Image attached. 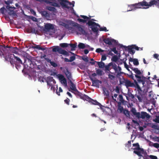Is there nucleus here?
Returning a JSON list of instances; mask_svg holds the SVG:
<instances>
[{
  "mask_svg": "<svg viewBox=\"0 0 159 159\" xmlns=\"http://www.w3.org/2000/svg\"><path fill=\"white\" fill-rule=\"evenodd\" d=\"M18 52L17 47H11L5 45H0V56L3 57L5 60L9 61L11 64L14 66L15 60L13 59L12 53L17 54Z\"/></svg>",
  "mask_w": 159,
  "mask_h": 159,
  "instance_id": "obj_1",
  "label": "nucleus"
},
{
  "mask_svg": "<svg viewBox=\"0 0 159 159\" xmlns=\"http://www.w3.org/2000/svg\"><path fill=\"white\" fill-rule=\"evenodd\" d=\"M129 68L134 71L136 74L135 75V76L137 79V82L139 84L142 83L143 86H144L146 79L149 80L150 77H148V78H146L143 75L140 76L139 75H141L142 74V73L138 68L133 67H132V66H130Z\"/></svg>",
  "mask_w": 159,
  "mask_h": 159,
  "instance_id": "obj_2",
  "label": "nucleus"
},
{
  "mask_svg": "<svg viewBox=\"0 0 159 159\" xmlns=\"http://www.w3.org/2000/svg\"><path fill=\"white\" fill-rule=\"evenodd\" d=\"M87 24L89 26H91L90 28L94 32H98V30L97 28V26L100 28L99 30L100 31H104L105 32L108 31L106 27H100V26L99 25L91 20H89Z\"/></svg>",
  "mask_w": 159,
  "mask_h": 159,
  "instance_id": "obj_3",
  "label": "nucleus"
},
{
  "mask_svg": "<svg viewBox=\"0 0 159 159\" xmlns=\"http://www.w3.org/2000/svg\"><path fill=\"white\" fill-rule=\"evenodd\" d=\"M143 6V9H146L152 6H155L159 8V0H151L148 3L145 0L142 1Z\"/></svg>",
  "mask_w": 159,
  "mask_h": 159,
  "instance_id": "obj_4",
  "label": "nucleus"
},
{
  "mask_svg": "<svg viewBox=\"0 0 159 159\" xmlns=\"http://www.w3.org/2000/svg\"><path fill=\"white\" fill-rule=\"evenodd\" d=\"M133 148L132 149L134 150L133 152L134 153L137 154L139 157H143L142 154H143L144 153V150L143 148H140L138 143L133 144Z\"/></svg>",
  "mask_w": 159,
  "mask_h": 159,
  "instance_id": "obj_5",
  "label": "nucleus"
},
{
  "mask_svg": "<svg viewBox=\"0 0 159 159\" xmlns=\"http://www.w3.org/2000/svg\"><path fill=\"white\" fill-rule=\"evenodd\" d=\"M135 84L137 88V93H136L135 96L137 98L139 102H141L143 100V92L140 87L139 85L137 82L135 81Z\"/></svg>",
  "mask_w": 159,
  "mask_h": 159,
  "instance_id": "obj_6",
  "label": "nucleus"
},
{
  "mask_svg": "<svg viewBox=\"0 0 159 159\" xmlns=\"http://www.w3.org/2000/svg\"><path fill=\"white\" fill-rule=\"evenodd\" d=\"M131 10H129L128 11H130L132 10H135L137 9L143 8V7L142 1L139 2L138 3H135L129 5Z\"/></svg>",
  "mask_w": 159,
  "mask_h": 159,
  "instance_id": "obj_7",
  "label": "nucleus"
},
{
  "mask_svg": "<svg viewBox=\"0 0 159 159\" xmlns=\"http://www.w3.org/2000/svg\"><path fill=\"white\" fill-rule=\"evenodd\" d=\"M52 51L54 52H57L59 53L66 56H69V54L68 52L65 50L62 49L58 46H57L53 48Z\"/></svg>",
  "mask_w": 159,
  "mask_h": 159,
  "instance_id": "obj_8",
  "label": "nucleus"
},
{
  "mask_svg": "<svg viewBox=\"0 0 159 159\" xmlns=\"http://www.w3.org/2000/svg\"><path fill=\"white\" fill-rule=\"evenodd\" d=\"M73 26L77 29L78 30L79 32V34H80L84 35L86 34L85 30L80 25L75 23L73 25Z\"/></svg>",
  "mask_w": 159,
  "mask_h": 159,
  "instance_id": "obj_9",
  "label": "nucleus"
},
{
  "mask_svg": "<svg viewBox=\"0 0 159 159\" xmlns=\"http://www.w3.org/2000/svg\"><path fill=\"white\" fill-rule=\"evenodd\" d=\"M112 68L114 70L115 73H117V76H120L121 74H123L124 73L121 71V68L119 66H117L115 63L112 65Z\"/></svg>",
  "mask_w": 159,
  "mask_h": 159,
  "instance_id": "obj_10",
  "label": "nucleus"
},
{
  "mask_svg": "<svg viewBox=\"0 0 159 159\" xmlns=\"http://www.w3.org/2000/svg\"><path fill=\"white\" fill-rule=\"evenodd\" d=\"M103 42L106 44L109 45H116L117 42L116 40L109 38H107L104 39Z\"/></svg>",
  "mask_w": 159,
  "mask_h": 159,
  "instance_id": "obj_11",
  "label": "nucleus"
},
{
  "mask_svg": "<svg viewBox=\"0 0 159 159\" xmlns=\"http://www.w3.org/2000/svg\"><path fill=\"white\" fill-rule=\"evenodd\" d=\"M121 48L124 49L125 51L128 50L129 52L130 53L131 52L132 54H133L135 53V51L134 50V49L133 45L131 46L127 47L125 46L121 45L120 46Z\"/></svg>",
  "mask_w": 159,
  "mask_h": 159,
  "instance_id": "obj_12",
  "label": "nucleus"
},
{
  "mask_svg": "<svg viewBox=\"0 0 159 159\" xmlns=\"http://www.w3.org/2000/svg\"><path fill=\"white\" fill-rule=\"evenodd\" d=\"M13 56L14 57L15 59L16 60V61H15V63L14 64V65L15 64V65L16 67V69L18 70V69L20 68V66L18 64H23L22 61L20 59L19 57L15 56L14 55H13Z\"/></svg>",
  "mask_w": 159,
  "mask_h": 159,
  "instance_id": "obj_13",
  "label": "nucleus"
},
{
  "mask_svg": "<svg viewBox=\"0 0 159 159\" xmlns=\"http://www.w3.org/2000/svg\"><path fill=\"white\" fill-rule=\"evenodd\" d=\"M150 115L147 113L146 112L144 111H142L141 114L140 113V115L139 116L137 117L138 119L142 118V119H144L145 118L147 119H149L150 117Z\"/></svg>",
  "mask_w": 159,
  "mask_h": 159,
  "instance_id": "obj_14",
  "label": "nucleus"
},
{
  "mask_svg": "<svg viewBox=\"0 0 159 159\" xmlns=\"http://www.w3.org/2000/svg\"><path fill=\"white\" fill-rule=\"evenodd\" d=\"M76 92H77V95L79 96L81 99L87 101H89L91 99V98L87 95L83 94L79 92L78 90Z\"/></svg>",
  "mask_w": 159,
  "mask_h": 159,
  "instance_id": "obj_15",
  "label": "nucleus"
},
{
  "mask_svg": "<svg viewBox=\"0 0 159 159\" xmlns=\"http://www.w3.org/2000/svg\"><path fill=\"white\" fill-rule=\"evenodd\" d=\"M124 82L127 88H128L129 87H133L136 88V86L135 84H134L133 83L131 82L130 80H125Z\"/></svg>",
  "mask_w": 159,
  "mask_h": 159,
  "instance_id": "obj_16",
  "label": "nucleus"
},
{
  "mask_svg": "<svg viewBox=\"0 0 159 159\" xmlns=\"http://www.w3.org/2000/svg\"><path fill=\"white\" fill-rule=\"evenodd\" d=\"M91 61H93V62H90V63L92 65H94L95 64V63H97L99 68H102L104 67L105 64L104 62H103L102 61H101L100 62L96 61H94L93 59V58L91 59Z\"/></svg>",
  "mask_w": 159,
  "mask_h": 159,
  "instance_id": "obj_17",
  "label": "nucleus"
},
{
  "mask_svg": "<svg viewBox=\"0 0 159 159\" xmlns=\"http://www.w3.org/2000/svg\"><path fill=\"white\" fill-rule=\"evenodd\" d=\"M90 78L92 83V86L99 87V83H102V81H101L98 80H94L92 77H90Z\"/></svg>",
  "mask_w": 159,
  "mask_h": 159,
  "instance_id": "obj_18",
  "label": "nucleus"
},
{
  "mask_svg": "<svg viewBox=\"0 0 159 159\" xmlns=\"http://www.w3.org/2000/svg\"><path fill=\"white\" fill-rule=\"evenodd\" d=\"M80 16L84 19H82L80 18H78L77 20L79 22L84 23L86 22L88 20H90L91 17V16H90V17H89L86 16L84 15H81Z\"/></svg>",
  "mask_w": 159,
  "mask_h": 159,
  "instance_id": "obj_19",
  "label": "nucleus"
},
{
  "mask_svg": "<svg viewBox=\"0 0 159 159\" xmlns=\"http://www.w3.org/2000/svg\"><path fill=\"white\" fill-rule=\"evenodd\" d=\"M65 70H64V72L68 80L70 81L71 80V79L72 78L71 73L69 71L68 68L67 67L65 68Z\"/></svg>",
  "mask_w": 159,
  "mask_h": 159,
  "instance_id": "obj_20",
  "label": "nucleus"
},
{
  "mask_svg": "<svg viewBox=\"0 0 159 159\" xmlns=\"http://www.w3.org/2000/svg\"><path fill=\"white\" fill-rule=\"evenodd\" d=\"M44 29L47 30H53L54 29V26L53 25L51 24L47 23L45 25Z\"/></svg>",
  "mask_w": 159,
  "mask_h": 159,
  "instance_id": "obj_21",
  "label": "nucleus"
},
{
  "mask_svg": "<svg viewBox=\"0 0 159 159\" xmlns=\"http://www.w3.org/2000/svg\"><path fill=\"white\" fill-rule=\"evenodd\" d=\"M45 2L47 3L50 4L51 5L56 7H59L58 4L57 2H51L48 0H43Z\"/></svg>",
  "mask_w": 159,
  "mask_h": 159,
  "instance_id": "obj_22",
  "label": "nucleus"
},
{
  "mask_svg": "<svg viewBox=\"0 0 159 159\" xmlns=\"http://www.w3.org/2000/svg\"><path fill=\"white\" fill-rule=\"evenodd\" d=\"M131 111L133 115L135 116L137 118L138 116H139L140 115V112H137L136 109L134 107H132L131 110Z\"/></svg>",
  "mask_w": 159,
  "mask_h": 159,
  "instance_id": "obj_23",
  "label": "nucleus"
},
{
  "mask_svg": "<svg viewBox=\"0 0 159 159\" xmlns=\"http://www.w3.org/2000/svg\"><path fill=\"white\" fill-rule=\"evenodd\" d=\"M70 83V88L72 90L75 91H77V90L76 89L75 84L71 80L69 81Z\"/></svg>",
  "mask_w": 159,
  "mask_h": 159,
  "instance_id": "obj_24",
  "label": "nucleus"
},
{
  "mask_svg": "<svg viewBox=\"0 0 159 159\" xmlns=\"http://www.w3.org/2000/svg\"><path fill=\"white\" fill-rule=\"evenodd\" d=\"M113 64L112 62H111L108 64V65L105 66L104 67L105 68V72H107V71H108L110 72L111 74H113V73H112L110 71V67L112 66V65Z\"/></svg>",
  "mask_w": 159,
  "mask_h": 159,
  "instance_id": "obj_25",
  "label": "nucleus"
},
{
  "mask_svg": "<svg viewBox=\"0 0 159 159\" xmlns=\"http://www.w3.org/2000/svg\"><path fill=\"white\" fill-rule=\"evenodd\" d=\"M46 9L53 12H56L57 9L54 7L48 6L46 7Z\"/></svg>",
  "mask_w": 159,
  "mask_h": 159,
  "instance_id": "obj_26",
  "label": "nucleus"
},
{
  "mask_svg": "<svg viewBox=\"0 0 159 159\" xmlns=\"http://www.w3.org/2000/svg\"><path fill=\"white\" fill-rule=\"evenodd\" d=\"M89 101L91 102L93 104L99 106H101V104L98 102L96 100H94L91 98L90 100V101Z\"/></svg>",
  "mask_w": 159,
  "mask_h": 159,
  "instance_id": "obj_27",
  "label": "nucleus"
},
{
  "mask_svg": "<svg viewBox=\"0 0 159 159\" xmlns=\"http://www.w3.org/2000/svg\"><path fill=\"white\" fill-rule=\"evenodd\" d=\"M77 45V43H75L74 44L70 43L69 44V46H70L71 47V51H73L75 50V48L76 47Z\"/></svg>",
  "mask_w": 159,
  "mask_h": 159,
  "instance_id": "obj_28",
  "label": "nucleus"
},
{
  "mask_svg": "<svg viewBox=\"0 0 159 159\" xmlns=\"http://www.w3.org/2000/svg\"><path fill=\"white\" fill-rule=\"evenodd\" d=\"M103 93L104 95L106 96H109V91L105 88H104L103 89Z\"/></svg>",
  "mask_w": 159,
  "mask_h": 159,
  "instance_id": "obj_29",
  "label": "nucleus"
},
{
  "mask_svg": "<svg viewBox=\"0 0 159 159\" xmlns=\"http://www.w3.org/2000/svg\"><path fill=\"white\" fill-rule=\"evenodd\" d=\"M32 48H36L39 50L43 51L45 49L44 48H42L39 45H36L35 46H33Z\"/></svg>",
  "mask_w": 159,
  "mask_h": 159,
  "instance_id": "obj_30",
  "label": "nucleus"
},
{
  "mask_svg": "<svg viewBox=\"0 0 159 159\" xmlns=\"http://www.w3.org/2000/svg\"><path fill=\"white\" fill-rule=\"evenodd\" d=\"M78 47L79 49H84L85 48V46L84 43H80L78 44Z\"/></svg>",
  "mask_w": 159,
  "mask_h": 159,
  "instance_id": "obj_31",
  "label": "nucleus"
},
{
  "mask_svg": "<svg viewBox=\"0 0 159 159\" xmlns=\"http://www.w3.org/2000/svg\"><path fill=\"white\" fill-rule=\"evenodd\" d=\"M152 127L157 130L158 132H157L156 133L157 134H159V126L155 125H153Z\"/></svg>",
  "mask_w": 159,
  "mask_h": 159,
  "instance_id": "obj_32",
  "label": "nucleus"
},
{
  "mask_svg": "<svg viewBox=\"0 0 159 159\" xmlns=\"http://www.w3.org/2000/svg\"><path fill=\"white\" fill-rule=\"evenodd\" d=\"M124 110L123 107L121 106L120 105H118V111H119L120 113H121L122 112H123Z\"/></svg>",
  "mask_w": 159,
  "mask_h": 159,
  "instance_id": "obj_33",
  "label": "nucleus"
},
{
  "mask_svg": "<svg viewBox=\"0 0 159 159\" xmlns=\"http://www.w3.org/2000/svg\"><path fill=\"white\" fill-rule=\"evenodd\" d=\"M60 46L62 48H66L69 46V44L66 43H61L60 44Z\"/></svg>",
  "mask_w": 159,
  "mask_h": 159,
  "instance_id": "obj_34",
  "label": "nucleus"
},
{
  "mask_svg": "<svg viewBox=\"0 0 159 159\" xmlns=\"http://www.w3.org/2000/svg\"><path fill=\"white\" fill-rule=\"evenodd\" d=\"M96 74L100 76H101L102 75V71L100 69H98L96 70Z\"/></svg>",
  "mask_w": 159,
  "mask_h": 159,
  "instance_id": "obj_35",
  "label": "nucleus"
},
{
  "mask_svg": "<svg viewBox=\"0 0 159 159\" xmlns=\"http://www.w3.org/2000/svg\"><path fill=\"white\" fill-rule=\"evenodd\" d=\"M123 113L127 116H130L129 112L127 110L125 109L123 111Z\"/></svg>",
  "mask_w": 159,
  "mask_h": 159,
  "instance_id": "obj_36",
  "label": "nucleus"
},
{
  "mask_svg": "<svg viewBox=\"0 0 159 159\" xmlns=\"http://www.w3.org/2000/svg\"><path fill=\"white\" fill-rule=\"evenodd\" d=\"M41 13L42 15L45 16H48V13L47 11L43 10L41 11Z\"/></svg>",
  "mask_w": 159,
  "mask_h": 159,
  "instance_id": "obj_37",
  "label": "nucleus"
},
{
  "mask_svg": "<svg viewBox=\"0 0 159 159\" xmlns=\"http://www.w3.org/2000/svg\"><path fill=\"white\" fill-rule=\"evenodd\" d=\"M133 62V64L134 65L138 66L139 65V62L137 59H134V61Z\"/></svg>",
  "mask_w": 159,
  "mask_h": 159,
  "instance_id": "obj_38",
  "label": "nucleus"
},
{
  "mask_svg": "<svg viewBox=\"0 0 159 159\" xmlns=\"http://www.w3.org/2000/svg\"><path fill=\"white\" fill-rule=\"evenodd\" d=\"M48 80L50 82L53 81V83H55L56 82L52 77H49L48 78Z\"/></svg>",
  "mask_w": 159,
  "mask_h": 159,
  "instance_id": "obj_39",
  "label": "nucleus"
},
{
  "mask_svg": "<svg viewBox=\"0 0 159 159\" xmlns=\"http://www.w3.org/2000/svg\"><path fill=\"white\" fill-rule=\"evenodd\" d=\"M130 73H131V75H129V77L130 78H131L132 79H133L134 80V84H135V81L136 82H137V81L135 80L134 79V76L133 75V73H132L131 71H130Z\"/></svg>",
  "mask_w": 159,
  "mask_h": 159,
  "instance_id": "obj_40",
  "label": "nucleus"
},
{
  "mask_svg": "<svg viewBox=\"0 0 159 159\" xmlns=\"http://www.w3.org/2000/svg\"><path fill=\"white\" fill-rule=\"evenodd\" d=\"M63 90L61 88V87H60L59 88V91H57H57L56 92V93L59 96L60 95V92H62Z\"/></svg>",
  "mask_w": 159,
  "mask_h": 159,
  "instance_id": "obj_41",
  "label": "nucleus"
},
{
  "mask_svg": "<svg viewBox=\"0 0 159 159\" xmlns=\"http://www.w3.org/2000/svg\"><path fill=\"white\" fill-rule=\"evenodd\" d=\"M119 100L121 102H124V100L123 99V96L122 95L120 94L119 95Z\"/></svg>",
  "mask_w": 159,
  "mask_h": 159,
  "instance_id": "obj_42",
  "label": "nucleus"
},
{
  "mask_svg": "<svg viewBox=\"0 0 159 159\" xmlns=\"http://www.w3.org/2000/svg\"><path fill=\"white\" fill-rule=\"evenodd\" d=\"M111 60L114 62H116L118 60V57L116 56H113L111 59Z\"/></svg>",
  "mask_w": 159,
  "mask_h": 159,
  "instance_id": "obj_43",
  "label": "nucleus"
},
{
  "mask_svg": "<svg viewBox=\"0 0 159 159\" xmlns=\"http://www.w3.org/2000/svg\"><path fill=\"white\" fill-rule=\"evenodd\" d=\"M107 59V56L105 54L102 55L101 59V61L105 60Z\"/></svg>",
  "mask_w": 159,
  "mask_h": 159,
  "instance_id": "obj_44",
  "label": "nucleus"
},
{
  "mask_svg": "<svg viewBox=\"0 0 159 159\" xmlns=\"http://www.w3.org/2000/svg\"><path fill=\"white\" fill-rule=\"evenodd\" d=\"M50 64L51 66H52L54 67H57V64L54 61L51 62Z\"/></svg>",
  "mask_w": 159,
  "mask_h": 159,
  "instance_id": "obj_45",
  "label": "nucleus"
},
{
  "mask_svg": "<svg viewBox=\"0 0 159 159\" xmlns=\"http://www.w3.org/2000/svg\"><path fill=\"white\" fill-rule=\"evenodd\" d=\"M153 121L159 124V116H157L156 118L153 119Z\"/></svg>",
  "mask_w": 159,
  "mask_h": 159,
  "instance_id": "obj_46",
  "label": "nucleus"
},
{
  "mask_svg": "<svg viewBox=\"0 0 159 159\" xmlns=\"http://www.w3.org/2000/svg\"><path fill=\"white\" fill-rule=\"evenodd\" d=\"M111 49V50L115 54H117L118 52L116 49V48L114 47Z\"/></svg>",
  "mask_w": 159,
  "mask_h": 159,
  "instance_id": "obj_47",
  "label": "nucleus"
},
{
  "mask_svg": "<svg viewBox=\"0 0 159 159\" xmlns=\"http://www.w3.org/2000/svg\"><path fill=\"white\" fill-rule=\"evenodd\" d=\"M58 78L60 80H61V81L62 80L65 78L64 76L63 75L61 74L59 75Z\"/></svg>",
  "mask_w": 159,
  "mask_h": 159,
  "instance_id": "obj_48",
  "label": "nucleus"
},
{
  "mask_svg": "<svg viewBox=\"0 0 159 159\" xmlns=\"http://www.w3.org/2000/svg\"><path fill=\"white\" fill-rule=\"evenodd\" d=\"M128 96L131 98L132 99H133L134 98V95L132 94L131 93H129L128 94Z\"/></svg>",
  "mask_w": 159,
  "mask_h": 159,
  "instance_id": "obj_49",
  "label": "nucleus"
},
{
  "mask_svg": "<svg viewBox=\"0 0 159 159\" xmlns=\"http://www.w3.org/2000/svg\"><path fill=\"white\" fill-rule=\"evenodd\" d=\"M70 99L67 98L66 99L64 100L65 102L66 103L67 105H69L70 104Z\"/></svg>",
  "mask_w": 159,
  "mask_h": 159,
  "instance_id": "obj_50",
  "label": "nucleus"
},
{
  "mask_svg": "<svg viewBox=\"0 0 159 159\" xmlns=\"http://www.w3.org/2000/svg\"><path fill=\"white\" fill-rule=\"evenodd\" d=\"M75 59V56H71L70 57V62H72L73 61H74Z\"/></svg>",
  "mask_w": 159,
  "mask_h": 159,
  "instance_id": "obj_51",
  "label": "nucleus"
},
{
  "mask_svg": "<svg viewBox=\"0 0 159 159\" xmlns=\"http://www.w3.org/2000/svg\"><path fill=\"white\" fill-rule=\"evenodd\" d=\"M104 51V50L102 49L101 48H98L96 49V52L97 53H100V52H102Z\"/></svg>",
  "mask_w": 159,
  "mask_h": 159,
  "instance_id": "obj_52",
  "label": "nucleus"
},
{
  "mask_svg": "<svg viewBox=\"0 0 159 159\" xmlns=\"http://www.w3.org/2000/svg\"><path fill=\"white\" fill-rule=\"evenodd\" d=\"M124 65L125 68L127 69V70L130 72V70L129 69L128 66L126 62L125 61L124 62Z\"/></svg>",
  "mask_w": 159,
  "mask_h": 159,
  "instance_id": "obj_53",
  "label": "nucleus"
},
{
  "mask_svg": "<svg viewBox=\"0 0 159 159\" xmlns=\"http://www.w3.org/2000/svg\"><path fill=\"white\" fill-rule=\"evenodd\" d=\"M108 78L111 80H112L114 79L115 78V77L113 75H111V74H109L108 75Z\"/></svg>",
  "mask_w": 159,
  "mask_h": 159,
  "instance_id": "obj_54",
  "label": "nucleus"
},
{
  "mask_svg": "<svg viewBox=\"0 0 159 159\" xmlns=\"http://www.w3.org/2000/svg\"><path fill=\"white\" fill-rule=\"evenodd\" d=\"M149 157L152 159H157V157L155 156L150 155L149 156Z\"/></svg>",
  "mask_w": 159,
  "mask_h": 159,
  "instance_id": "obj_55",
  "label": "nucleus"
},
{
  "mask_svg": "<svg viewBox=\"0 0 159 159\" xmlns=\"http://www.w3.org/2000/svg\"><path fill=\"white\" fill-rule=\"evenodd\" d=\"M132 45L134 49H135L137 51H139V48H140L138 47V46H136L135 45Z\"/></svg>",
  "mask_w": 159,
  "mask_h": 159,
  "instance_id": "obj_56",
  "label": "nucleus"
},
{
  "mask_svg": "<svg viewBox=\"0 0 159 159\" xmlns=\"http://www.w3.org/2000/svg\"><path fill=\"white\" fill-rule=\"evenodd\" d=\"M153 146L156 148H159V144L157 143H154Z\"/></svg>",
  "mask_w": 159,
  "mask_h": 159,
  "instance_id": "obj_57",
  "label": "nucleus"
},
{
  "mask_svg": "<svg viewBox=\"0 0 159 159\" xmlns=\"http://www.w3.org/2000/svg\"><path fill=\"white\" fill-rule=\"evenodd\" d=\"M62 82V83L66 85H67V81L66 78H65L62 80L61 81Z\"/></svg>",
  "mask_w": 159,
  "mask_h": 159,
  "instance_id": "obj_58",
  "label": "nucleus"
},
{
  "mask_svg": "<svg viewBox=\"0 0 159 159\" xmlns=\"http://www.w3.org/2000/svg\"><path fill=\"white\" fill-rule=\"evenodd\" d=\"M32 30L33 32L35 34H37L38 32V31L37 29L34 28L33 29H32Z\"/></svg>",
  "mask_w": 159,
  "mask_h": 159,
  "instance_id": "obj_59",
  "label": "nucleus"
},
{
  "mask_svg": "<svg viewBox=\"0 0 159 159\" xmlns=\"http://www.w3.org/2000/svg\"><path fill=\"white\" fill-rule=\"evenodd\" d=\"M159 56V55L157 54H155L153 55V57L154 58L157 59H158Z\"/></svg>",
  "mask_w": 159,
  "mask_h": 159,
  "instance_id": "obj_60",
  "label": "nucleus"
},
{
  "mask_svg": "<svg viewBox=\"0 0 159 159\" xmlns=\"http://www.w3.org/2000/svg\"><path fill=\"white\" fill-rule=\"evenodd\" d=\"M5 8L4 7H2L0 9V11H1V12L2 13H4V10H5Z\"/></svg>",
  "mask_w": 159,
  "mask_h": 159,
  "instance_id": "obj_61",
  "label": "nucleus"
},
{
  "mask_svg": "<svg viewBox=\"0 0 159 159\" xmlns=\"http://www.w3.org/2000/svg\"><path fill=\"white\" fill-rule=\"evenodd\" d=\"M84 52L85 54H87L89 53V51L88 49H85L84 50Z\"/></svg>",
  "mask_w": 159,
  "mask_h": 159,
  "instance_id": "obj_62",
  "label": "nucleus"
},
{
  "mask_svg": "<svg viewBox=\"0 0 159 159\" xmlns=\"http://www.w3.org/2000/svg\"><path fill=\"white\" fill-rule=\"evenodd\" d=\"M30 11L34 14V15L35 16L36 13L33 9H31L30 10Z\"/></svg>",
  "mask_w": 159,
  "mask_h": 159,
  "instance_id": "obj_63",
  "label": "nucleus"
},
{
  "mask_svg": "<svg viewBox=\"0 0 159 159\" xmlns=\"http://www.w3.org/2000/svg\"><path fill=\"white\" fill-rule=\"evenodd\" d=\"M64 61H65V62H70V60H69V59L68 58H64Z\"/></svg>",
  "mask_w": 159,
  "mask_h": 159,
  "instance_id": "obj_64",
  "label": "nucleus"
}]
</instances>
